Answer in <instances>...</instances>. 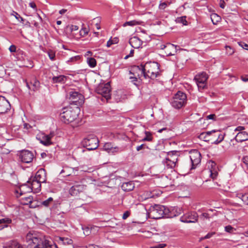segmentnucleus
Masks as SVG:
<instances>
[{"label": "nucleus", "instance_id": "nucleus-1", "mask_svg": "<svg viewBox=\"0 0 248 248\" xmlns=\"http://www.w3.org/2000/svg\"><path fill=\"white\" fill-rule=\"evenodd\" d=\"M134 72L139 71L141 75L145 78L155 79L159 74V66L156 62H149L144 65H135L133 67Z\"/></svg>", "mask_w": 248, "mask_h": 248}, {"label": "nucleus", "instance_id": "nucleus-2", "mask_svg": "<svg viewBox=\"0 0 248 248\" xmlns=\"http://www.w3.org/2000/svg\"><path fill=\"white\" fill-rule=\"evenodd\" d=\"M29 248H57V246L53 245L43 235L32 236L28 241Z\"/></svg>", "mask_w": 248, "mask_h": 248}, {"label": "nucleus", "instance_id": "nucleus-3", "mask_svg": "<svg viewBox=\"0 0 248 248\" xmlns=\"http://www.w3.org/2000/svg\"><path fill=\"white\" fill-rule=\"evenodd\" d=\"M79 108L76 107L75 109L71 108H63V111L60 114V119L64 123H70L76 120L78 116Z\"/></svg>", "mask_w": 248, "mask_h": 248}, {"label": "nucleus", "instance_id": "nucleus-4", "mask_svg": "<svg viewBox=\"0 0 248 248\" xmlns=\"http://www.w3.org/2000/svg\"><path fill=\"white\" fill-rule=\"evenodd\" d=\"M186 95L185 93L178 91L170 99V103L172 107L179 109L186 105Z\"/></svg>", "mask_w": 248, "mask_h": 248}, {"label": "nucleus", "instance_id": "nucleus-5", "mask_svg": "<svg viewBox=\"0 0 248 248\" xmlns=\"http://www.w3.org/2000/svg\"><path fill=\"white\" fill-rule=\"evenodd\" d=\"M28 183H31V187H28L26 185H22L18 190H16L17 193H19L20 196L25 193V190L27 189V192H30L33 191L34 193H38L41 190V182L34 180L31 178L28 181Z\"/></svg>", "mask_w": 248, "mask_h": 248}, {"label": "nucleus", "instance_id": "nucleus-6", "mask_svg": "<svg viewBox=\"0 0 248 248\" xmlns=\"http://www.w3.org/2000/svg\"><path fill=\"white\" fill-rule=\"evenodd\" d=\"M82 143L88 150H94L98 147L99 140L94 135L90 134L83 139Z\"/></svg>", "mask_w": 248, "mask_h": 248}, {"label": "nucleus", "instance_id": "nucleus-7", "mask_svg": "<svg viewBox=\"0 0 248 248\" xmlns=\"http://www.w3.org/2000/svg\"><path fill=\"white\" fill-rule=\"evenodd\" d=\"M166 207L164 205L155 204L150 209V215L154 219L164 217Z\"/></svg>", "mask_w": 248, "mask_h": 248}, {"label": "nucleus", "instance_id": "nucleus-8", "mask_svg": "<svg viewBox=\"0 0 248 248\" xmlns=\"http://www.w3.org/2000/svg\"><path fill=\"white\" fill-rule=\"evenodd\" d=\"M95 91L98 94L101 95L107 100L110 99L111 89L109 82L99 85Z\"/></svg>", "mask_w": 248, "mask_h": 248}, {"label": "nucleus", "instance_id": "nucleus-9", "mask_svg": "<svg viewBox=\"0 0 248 248\" xmlns=\"http://www.w3.org/2000/svg\"><path fill=\"white\" fill-rule=\"evenodd\" d=\"M208 78V77L205 72H202L195 76L194 80L196 81L199 90H203L206 88Z\"/></svg>", "mask_w": 248, "mask_h": 248}, {"label": "nucleus", "instance_id": "nucleus-10", "mask_svg": "<svg viewBox=\"0 0 248 248\" xmlns=\"http://www.w3.org/2000/svg\"><path fill=\"white\" fill-rule=\"evenodd\" d=\"M54 136V132H51L49 134L41 133L37 135L36 138L40 142L45 146H48L52 144L51 139Z\"/></svg>", "mask_w": 248, "mask_h": 248}, {"label": "nucleus", "instance_id": "nucleus-11", "mask_svg": "<svg viewBox=\"0 0 248 248\" xmlns=\"http://www.w3.org/2000/svg\"><path fill=\"white\" fill-rule=\"evenodd\" d=\"M198 215L195 212H191L184 214L180 218V221L184 223H195L198 221Z\"/></svg>", "mask_w": 248, "mask_h": 248}, {"label": "nucleus", "instance_id": "nucleus-12", "mask_svg": "<svg viewBox=\"0 0 248 248\" xmlns=\"http://www.w3.org/2000/svg\"><path fill=\"white\" fill-rule=\"evenodd\" d=\"M190 158L192 163V168H195L201 160L200 153L197 150H194L190 153Z\"/></svg>", "mask_w": 248, "mask_h": 248}, {"label": "nucleus", "instance_id": "nucleus-13", "mask_svg": "<svg viewBox=\"0 0 248 248\" xmlns=\"http://www.w3.org/2000/svg\"><path fill=\"white\" fill-rule=\"evenodd\" d=\"M19 157L22 162L26 163L31 162L33 159V155L32 152L28 150L22 151L20 154Z\"/></svg>", "mask_w": 248, "mask_h": 248}, {"label": "nucleus", "instance_id": "nucleus-14", "mask_svg": "<svg viewBox=\"0 0 248 248\" xmlns=\"http://www.w3.org/2000/svg\"><path fill=\"white\" fill-rule=\"evenodd\" d=\"M11 108V105L7 100L0 95V114H3L8 111Z\"/></svg>", "mask_w": 248, "mask_h": 248}, {"label": "nucleus", "instance_id": "nucleus-15", "mask_svg": "<svg viewBox=\"0 0 248 248\" xmlns=\"http://www.w3.org/2000/svg\"><path fill=\"white\" fill-rule=\"evenodd\" d=\"M33 180L39 181L41 183H45L46 180V172L45 169H40L36 173Z\"/></svg>", "mask_w": 248, "mask_h": 248}, {"label": "nucleus", "instance_id": "nucleus-16", "mask_svg": "<svg viewBox=\"0 0 248 248\" xmlns=\"http://www.w3.org/2000/svg\"><path fill=\"white\" fill-rule=\"evenodd\" d=\"M103 149L109 154H115L120 151V149L117 147H113L111 143H106L103 146Z\"/></svg>", "mask_w": 248, "mask_h": 248}, {"label": "nucleus", "instance_id": "nucleus-17", "mask_svg": "<svg viewBox=\"0 0 248 248\" xmlns=\"http://www.w3.org/2000/svg\"><path fill=\"white\" fill-rule=\"evenodd\" d=\"M82 98V95L77 92H70L69 93V99L71 100V102L76 105H77L78 102V103H81V102H79V100L81 99Z\"/></svg>", "mask_w": 248, "mask_h": 248}, {"label": "nucleus", "instance_id": "nucleus-18", "mask_svg": "<svg viewBox=\"0 0 248 248\" xmlns=\"http://www.w3.org/2000/svg\"><path fill=\"white\" fill-rule=\"evenodd\" d=\"M130 74L133 75L132 76H130L129 78L131 79V82H132L134 85L137 86L138 83L140 82L138 78L140 79L143 75H141L139 71L134 72L133 71V68L130 71Z\"/></svg>", "mask_w": 248, "mask_h": 248}, {"label": "nucleus", "instance_id": "nucleus-19", "mask_svg": "<svg viewBox=\"0 0 248 248\" xmlns=\"http://www.w3.org/2000/svg\"><path fill=\"white\" fill-rule=\"evenodd\" d=\"M85 188V186L82 185H76L72 186L69 189V193L72 196H76L79 192L82 191Z\"/></svg>", "mask_w": 248, "mask_h": 248}, {"label": "nucleus", "instance_id": "nucleus-20", "mask_svg": "<svg viewBox=\"0 0 248 248\" xmlns=\"http://www.w3.org/2000/svg\"><path fill=\"white\" fill-rule=\"evenodd\" d=\"M129 43L133 48H138L141 46L142 41L138 37L134 36L129 39Z\"/></svg>", "mask_w": 248, "mask_h": 248}, {"label": "nucleus", "instance_id": "nucleus-21", "mask_svg": "<svg viewBox=\"0 0 248 248\" xmlns=\"http://www.w3.org/2000/svg\"><path fill=\"white\" fill-rule=\"evenodd\" d=\"M237 142H242L248 140V134L245 131L239 132L234 138Z\"/></svg>", "mask_w": 248, "mask_h": 248}, {"label": "nucleus", "instance_id": "nucleus-22", "mask_svg": "<svg viewBox=\"0 0 248 248\" xmlns=\"http://www.w3.org/2000/svg\"><path fill=\"white\" fill-rule=\"evenodd\" d=\"M213 132H215V130L206 132H202L199 135L198 138L200 140L204 141H209L212 140L211 138V136L212 135Z\"/></svg>", "mask_w": 248, "mask_h": 248}, {"label": "nucleus", "instance_id": "nucleus-23", "mask_svg": "<svg viewBox=\"0 0 248 248\" xmlns=\"http://www.w3.org/2000/svg\"><path fill=\"white\" fill-rule=\"evenodd\" d=\"M177 160V158H173V159H170V158H166L165 160H164L163 162L164 163V165L165 166L167 167L168 169H172L175 167Z\"/></svg>", "mask_w": 248, "mask_h": 248}, {"label": "nucleus", "instance_id": "nucleus-24", "mask_svg": "<svg viewBox=\"0 0 248 248\" xmlns=\"http://www.w3.org/2000/svg\"><path fill=\"white\" fill-rule=\"evenodd\" d=\"M174 210L176 211L175 209L172 208L170 209L166 207L164 217L166 218H172L178 216L180 214V212H178L177 213H174Z\"/></svg>", "mask_w": 248, "mask_h": 248}, {"label": "nucleus", "instance_id": "nucleus-25", "mask_svg": "<svg viewBox=\"0 0 248 248\" xmlns=\"http://www.w3.org/2000/svg\"><path fill=\"white\" fill-rule=\"evenodd\" d=\"M135 187L133 182L130 181L124 183L122 185V189L124 191H130L132 190Z\"/></svg>", "mask_w": 248, "mask_h": 248}, {"label": "nucleus", "instance_id": "nucleus-26", "mask_svg": "<svg viewBox=\"0 0 248 248\" xmlns=\"http://www.w3.org/2000/svg\"><path fill=\"white\" fill-rule=\"evenodd\" d=\"M213 134H216L217 136V139L214 141L212 143L218 144L223 140L225 134L221 133L220 131L215 130V132H213Z\"/></svg>", "mask_w": 248, "mask_h": 248}, {"label": "nucleus", "instance_id": "nucleus-27", "mask_svg": "<svg viewBox=\"0 0 248 248\" xmlns=\"http://www.w3.org/2000/svg\"><path fill=\"white\" fill-rule=\"evenodd\" d=\"M99 229V228L96 226H93L91 227L90 229L89 227H86L84 229V233L86 235H89L90 232H92L93 233H95L96 232H98Z\"/></svg>", "mask_w": 248, "mask_h": 248}, {"label": "nucleus", "instance_id": "nucleus-28", "mask_svg": "<svg viewBox=\"0 0 248 248\" xmlns=\"http://www.w3.org/2000/svg\"><path fill=\"white\" fill-rule=\"evenodd\" d=\"M12 223L11 219L9 218H3L2 219H0V224H4L3 227L0 226V230L4 228H6L8 227V224Z\"/></svg>", "mask_w": 248, "mask_h": 248}, {"label": "nucleus", "instance_id": "nucleus-29", "mask_svg": "<svg viewBox=\"0 0 248 248\" xmlns=\"http://www.w3.org/2000/svg\"><path fill=\"white\" fill-rule=\"evenodd\" d=\"M59 242L64 245H71L73 244V240L68 238L59 237Z\"/></svg>", "mask_w": 248, "mask_h": 248}, {"label": "nucleus", "instance_id": "nucleus-30", "mask_svg": "<svg viewBox=\"0 0 248 248\" xmlns=\"http://www.w3.org/2000/svg\"><path fill=\"white\" fill-rule=\"evenodd\" d=\"M211 19L213 24L216 25L221 20V17L217 14L214 13L211 15Z\"/></svg>", "mask_w": 248, "mask_h": 248}, {"label": "nucleus", "instance_id": "nucleus-31", "mask_svg": "<svg viewBox=\"0 0 248 248\" xmlns=\"http://www.w3.org/2000/svg\"><path fill=\"white\" fill-rule=\"evenodd\" d=\"M22 246H19V244L16 241H11L8 243L6 246V248H20Z\"/></svg>", "mask_w": 248, "mask_h": 248}, {"label": "nucleus", "instance_id": "nucleus-32", "mask_svg": "<svg viewBox=\"0 0 248 248\" xmlns=\"http://www.w3.org/2000/svg\"><path fill=\"white\" fill-rule=\"evenodd\" d=\"M65 79H66V77L63 75H60L59 76L53 77L52 80L54 83L62 82Z\"/></svg>", "mask_w": 248, "mask_h": 248}, {"label": "nucleus", "instance_id": "nucleus-33", "mask_svg": "<svg viewBox=\"0 0 248 248\" xmlns=\"http://www.w3.org/2000/svg\"><path fill=\"white\" fill-rule=\"evenodd\" d=\"M31 84L32 86L31 89L33 91H35L38 89L40 85V82L38 80L35 78L33 79L32 81L31 82Z\"/></svg>", "mask_w": 248, "mask_h": 248}, {"label": "nucleus", "instance_id": "nucleus-34", "mask_svg": "<svg viewBox=\"0 0 248 248\" xmlns=\"http://www.w3.org/2000/svg\"><path fill=\"white\" fill-rule=\"evenodd\" d=\"M21 199L23 201V204H31L32 202L33 198L32 196H29L28 197H24L22 198Z\"/></svg>", "mask_w": 248, "mask_h": 248}, {"label": "nucleus", "instance_id": "nucleus-35", "mask_svg": "<svg viewBox=\"0 0 248 248\" xmlns=\"http://www.w3.org/2000/svg\"><path fill=\"white\" fill-rule=\"evenodd\" d=\"M145 137L141 140L142 141H151L153 140V137L151 133L148 131H145Z\"/></svg>", "mask_w": 248, "mask_h": 248}, {"label": "nucleus", "instance_id": "nucleus-36", "mask_svg": "<svg viewBox=\"0 0 248 248\" xmlns=\"http://www.w3.org/2000/svg\"><path fill=\"white\" fill-rule=\"evenodd\" d=\"M140 23L139 21L136 20H132L129 21L125 22L123 24V27H126L127 26H134L135 25H140Z\"/></svg>", "mask_w": 248, "mask_h": 248}, {"label": "nucleus", "instance_id": "nucleus-37", "mask_svg": "<svg viewBox=\"0 0 248 248\" xmlns=\"http://www.w3.org/2000/svg\"><path fill=\"white\" fill-rule=\"evenodd\" d=\"M87 62L91 67H94L96 65V61L95 59L93 58H88Z\"/></svg>", "mask_w": 248, "mask_h": 248}, {"label": "nucleus", "instance_id": "nucleus-38", "mask_svg": "<svg viewBox=\"0 0 248 248\" xmlns=\"http://www.w3.org/2000/svg\"><path fill=\"white\" fill-rule=\"evenodd\" d=\"M186 16H181L177 17L176 19L177 23H182L184 25H186L187 21L186 19Z\"/></svg>", "mask_w": 248, "mask_h": 248}, {"label": "nucleus", "instance_id": "nucleus-39", "mask_svg": "<svg viewBox=\"0 0 248 248\" xmlns=\"http://www.w3.org/2000/svg\"><path fill=\"white\" fill-rule=\"evenodd\" d=\"M53 202V198L51 197H49L47 200L42 202V204L45 207L48 206L50 203H51Z\"/></svg>", "mask_w": 248, "mask_h": 248}, {"label": "nucleus", "instance_id": "nucleus-40", "mask_svg": "<svg viewBox=\"0 0 248 248\" xmlns=\"http://www.w3.org/2000/svg\"><path fill=\"white\" fill-rule=\"evenodd\" d=\"M240 198L246 204L248 205V193L240 194Z\"/></svg>", "mask_w": 248, "mask_h": 248}, {"label": "nucleus", "instance_id": "nucleus-41", "mask_svg": "<svg viewBox=\"0 0 248 248\" xmlns=\"http://www.w3.org/2000/svg\"><path fill=\"white\" fill-rule=\"evenodd\" d=\"M238 44L239 45V46H240L241 47H242L243 48L246 49V50H248V45L246 44L245 43L243 42H238Z\"/></svg>", "mask_w": 248, "mask_h": 248}, {"label": "nucleus", "instance_id": "nucleus-42", "mask_svg": "<svg viewBox=\"0 0 248 248\" xmlns=\"http://www.w3.org/2000/svg\"><path fill=\"white\" fill-rule=\"evenodd\" d=\"M227 53L230 55H232L234 53V50L230 46H226Z\"/></svg>", "mask_w": 248, "mask_h": 248}, {"label": "nucleus", "instance_id": "nucleus-43", "mask_svg": "<svg viewBox=\"0 0 248 248\" xmlns=\"http://www.w3.org/2000/svg\"><path fill=\"white\" fill-rule=\"evenodd\" d=\"M48 55L49 58L51 60H54L55 57V54L52 51H49L48 52Z\"/></svg>", "mask_w": 248, "mask_h": 248}, {"label": "nucleus", "instance_id": "nucleus-44", "mask_svg": "<svg viewBox=\"0 0 248 248\" xmlns=\"http://www.w3.org/2000/svg\"><path fill=\"white\" fill-rule=\"evenodd\" d=\"M234 230L231 225H228L225 227V230L228 232H232Z\"/></svg>", "mask_w": 248, "mask_h": 248}, {"label": "nucleus", "instance_id": "nucleus-45", "mask_svg": "<svg viewBox=\"0 0 248 248\" xmlns=\"http://www.w3.org/2000/svg\"><path fill=\"white\" fill-rule=\"evenodd\" d=\"M145 148H148L147 146H146V145L144 144H142L140 145H139V146H138L137 147H136V150L137 151H140L141 150H142V149H144Z\"/></svg>", "mask_w": 248, "mask_h": 248}, {"label": "nucleus", "instance_id": "nucleus-46", "mask_svg": "<svg viewBox=\"0 0 248 248\" xmlns=\"http://www.w3.org/2000/svg\"><path fill=\"white\" fill-rule=\"evenodd\" d=\"M80 59V57L78 55L73 57L68 60V62H75L78 61Z\"/></svg>", "mask_w": 248, "mask_h": 248}, {"label": "nucleus", "instance_id": "nucleus-47", "mask_svg": "<svg viewBox=\"0 0 248 248\" xmlns=\"http://www.w3.org/2000/svg\"><path fill=\"white\" fill-rule=\"evenodd\" d=\"M166 246V244H159L156 246L151 247L150 248H164Z\"/></svg>", "mask_w": 248, "mask_h": 248}, {"label": "nucleus", "instance_id": "nucleus-48", "mask_svg": "<svg viewBox=\"0 0 248 248\" xmlns=\"http://www.w3.org/2000/svg\"><path fill=\"white\" fill-rule=\"evenodd\" d=\"M217 116L214 114H210L206 117L207 119H211L213 120H216Z\"/></svg>", "mask_w": 248, "mask_h": 248}, {"label": "nucleus", "instance_id": "nucleus-49", "mask_svg": "<svg viewBox=\"0 0 248 248\" xmlns=\"http://www.w3.org/2000/svg\"><path fill=\"white\" fill-rule=\"evenodd\" d=\"M130 212L129 211H125L123 215V219H126L130 215Z\"/></svg>", "mask_w": 248, "mask_h": 248}, {"label": "nucleus", "instance_id": "nucleus-50", "mask_svg": "<svg viewBox=\"0 0 248 248\" xmlns=\"http://www.w3.org/2000/svg\"><path fill=\"white\" fill-rule=\"evenodd\" d=\"M167 6V4L166 2H163L159 4V8L160 9L164 10Z\"/></svg>", "mask_w": 248, "mask_h": 248}, {"label": "nucleus", "instance_id": "nucleus-51", "mask_svg": "<svg viewBox=\"0 0 248 248\" xmlns=\"http://www.w3.org/2000/svg\"><path fill=\"white\" fill-rule=\"evenodd\" d=\"M80 34L82 36H84L88 34V29L84 28L82 29L80 31Z\"/></svg>", "mask_w": 248, "mask_h": 248}, {"label": "nucleus", "instance_id": "nucleus-52", "mask_svg": "<svg viewBox=\"0 0 248 248\" xmlns=\"http://www.w3.org/2000/svg\"><path fill=\"white\" fill-rule=\"evenodd\" d=\"M9 49L11 52H15L16 51V48L15 45H11Z\"/></svg>", "mask_w": 248, "mask_h": 248}, {"label": "nucleus", "instance_id": "nucleus-53", "mask_svg": "<svg viewBox=\"0 0 248 248\" xmlns=\"http://www.w3.org/2000/svg\"><path fill=\"white\" fill-rule=\"evenodd\" d=\"M245 128L244 126H239L238 127H237L234 131H239V132H241L242 130H245Z\"/></svg>", "mask_w": 248, "mask_h": 248}, {"label": "nucleus", "instance_id": "nucleus-54", "mask_svg": "<svg viewBox=\"0 0 248 248\" xmlns=\"http://www.w3.org/2000/svg\"><path fill=\"white\" fill-rule=\"evenodd\" d=\"M71 31H77L78 29V27L76 25H72L70 27Z\"/></svg>", "mask_w": 248, "mask_h": 248}, {"label": "nucleus", "instance_id": "nucleus-55", "mask_svg": "<svg viewBox=\"0 0 248 248\" xmlns=\"http://www.w3.org/2000/svg\"><path fill=\"white\" fill-rule=\"evenodd\" d=\"M13 15L15 16L16 19H17L18 21H20L19 18H21V16L18 13L14 12Z\"/></svg>", "mask_w": 248, "mask_h": 248}, {"label": "nucleus", "instance_id": "nucleus-56", "mask_svg": "<svg viewBox=\"0 0 248 248\" xmlns=\"http://www.w3.org/2000/svg\"><path fill=\"white\" fill-rule=\"evenodd\" d=\"M219 5H220V7L221 8L224 9L225 8V3L224 1L223 0H221L220 1Z\"/></svg>", "mask_w": 248, "mask_h": 248}, {"label": "nucleus", "instance_id": "nucleus-57", "mask_svg": "<svg viewBox=\"0 0 248 248\" xmlns=\"http://www.w3.org/2000/svg\"><path fill=\"white\" fill-rule=\"evenodd\" d=\"M201 217L208 218L209 217V214L206 213H203L202 214Z\"/></svg>", "mask_w": 248, "mask_h": 248}, {"label": "nucleus", "instance_id": "nucleus-58", "mask_svg": "<svg viewBox=\"0 0 248 248\" xmlns=\"http://www.w3.org/2000/svg\"><path fill=\"white\" fill-rule=\"evenodd\" d=\"M32 24H33V25L36 27V28H39V23L37 21H36V20H33L32 21Z\"/></svg>", "mask_w": 248, "mask_h": 248}, {"label": "nucleus", "instance_id": "nucleus-59", "mask_svg": "<svg viewBox=\"0 0 248 248\" xmlns=\"http://www.w3.org/2000/svg\"><path fill=\"white\" fill-rule=\"evenodd\" d=\"M114 43L112 42V41H111L110 39L109 40L108 42H107V47H110V46L111 45H112L113 44H114Z\"/></svg>", "mask_w": 248, "mask_h": 248}, {"label": "nucleus", "instance_id": "nucleus-60", "mask_svg": "<svg viewBox=\"0 0 248 248\" xmlns=\"http://www.w3.org/2000/svg\"><path fill=\"white\" fill-rule=\"evenodd\" d=\"M35 18H38L40 22H42V19L38 14H36L34 16Z\"/></svg>", "mask_w": 248, "mask_h": 248}, {"label": "nucleus", "instance_id": "nucleus-61", "mask_svg": "<svg viewBox=\"0 0 248 248\" xmlns=\"http://www.w3.org/2000/svg\"><path fill=\"white\" fill-rule=\"evenodd\" d=\"M241 79L244 82L248 81V75L246 77H242Z\"/></svg>", "mask_w": 248, "mask_h": 248}, {"label": "nucleus", "instance_id": "nucleus-62", "mask_svg": "<svg viewBox=\"0 0 248 248\" xmlns=\"http://www.w3.org/2000/svg\"><path fill=\"white\" fill-rule=\"evenodd\" d=\"M87 248H99L97 246L94 245H89L87 247Z\"/></svg>", "mask_w": 248, "mask_h": 248}, {"label": "nucleus", "instance_id": "nucleus-63", "mask_svg": "<svg viewBox=\"0 0 248 248\" xmlns=\"http://www.w3.org/2000/svg\"><path fill=\"white\" fill-rule=\"evenodd\" d=\"M30 6L32 8H36V4L34 2H31L29 3Z\"/></svg>", "mask_w": 248, "mask_h": 248}, {"label": "nucleus", "instance_id": "nucleus-64", "mask_svg": "<svg viewBox=\"0 0 248 248\" xmlns=\"http://www.w3.org/2000/svg\"><path fill=\"white\" fill-rule=\"evenodd\" d=\"M31 127V126L28 124H27V123H25L24 124V128H26L27 129H28L29 128H30Z\"/></svg>", "mask_w": 248, "mask_h": 248}]
</instances>
